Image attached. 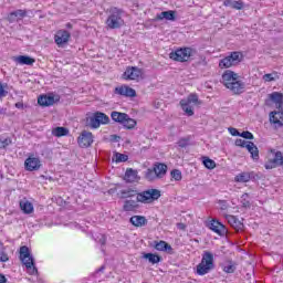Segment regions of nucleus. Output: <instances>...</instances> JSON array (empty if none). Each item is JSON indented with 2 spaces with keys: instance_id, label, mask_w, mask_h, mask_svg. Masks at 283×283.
Returning a JSON list of instances; mask_svg holds the SVG:
<instances>
[{
  "instance_id": "nucleus-1",
  "label": "nucleus",
  "mask_w": 283,
  "mask_h": 283,
  "mask_svg": "<svg viewBox=\"0 0 283 283\" xmlns=\"http://www.w3.org/2000/svg\"><path fill=\"white\" fill-rule=\"evenodd\" d=\"M238 73L227 70L222 74L221 83L227 87V90H230L233 94H242L244 93L245 84L244 82L239 80Z\"/></svg>"
},
{
  "instance_id": "nucleus-2",
  "label": "nucleus",
  "mask_w": 283,
  "mask_h": 283,
  "mask_svg": "<svg viewBox=\"0 0 283 283\" xmlns=\"http://www.w3.org/2000/svg\"><path fill=\"white\" fill-rule=\"evenodd\" d=\"M167 169L168 167L166 164L156 163L154 164L153 169L148 168L146 170L145 178L150 182L160 178H165V176H167Z\"/></svg>"
},
{
  "instance_id": "nucleus-3",
  "label": "nucleus",
  "mask_w": 283,
  "mask_h": 283,
  "mask_svg": "<svg viewBox=\"0 0 283 283\" xmlns=\"http://www.w3.org/2000/svg\"><path fill=\"white\" fill-rule=\"evenodd\" d=\"M20 260L27 268L30 275H35V273H39V270H36V266H34V258H32L30 254V249L25 245L20 248Z\"/></svg>"
},
{
  "instance_id": "nucleus-4",
  "label": "nucleus",
  "mask_w": 283,
  "mask_h": 283,
  "mask_svg": "<svg viewBox=\"0 0 283 283\" xmlns=\"http://www.w3.org/2000/svg\"><path fill=\"white\" fill-rule=\"evenodd\" d=\"M213 254L211 252H205L201 262L197 265V275H207L209 271H213Z\"/></svg>"
},
{
  "instance_id": "nucleus-5",
  "label": "nucleus",
  "mask_w": 283,
  "mask_h": 283,
  "mask_svg": "<svg viewBox=\"0 0 283 283\" xmlns=\"http://www.w3.org/2000/svg\"><path fill=\"white\" fill-rule=\"evenodd\" d=\"M124 24L125 21L123 20V11H120L118 8H114L106 20V25L111 30H118V28H123Z\"/></svg>"
},
{
  "instance_id": "nucleus-6",
  "label": "nucleus",
  "mask_w": 283,
  "mask_h": 283,
  "mask_svg": "<svg viewBox=\"0 0 283 283\" xmlns=\"http://www.w3.org/2000/svg\"><path fill=\"white\" fill-rule=\"evenodd\" d=\"M160 196V190L150 188L137 193V202H142L143 205H151V202H156Z\"/></svg>"
},
{
  "instance_id": "nucleus-7",
  "label": "nucleus",
  "mask_w": 283,
  "mask_h": 283,
  "mask_svg": "<svg viewBox=\"0 0 283 283\" xmlns=\"http://www.w3.org/2000/svg\"><path fill=\"white\" fill-rule=\"evenodd\" d=\"M180 105L187 116H193V107H200L202 102L198 98V95L190 94L186 99L180 101Z\"/></svg>"
},
{
  "instance_id": "nucleus-8",
  "label": "nucleus",
  "mask_w": 283,
  "mask_h": 283,
  "mask_svg": "<svg viewBox=\"0 0 283 283\" xmlns=\"http://www.w3.org/2000/svg\"><path fill=\"white\" fill-rule=\"evenodd\" d=\"M191 52H193L191 48L178 49L169 54V59L185 63L191 59Z\"/></svg>"
},
{
  "instance_id": "nucleus-9",
  "label": "nucleus",
  "mask_w": 283,
  "mask_h": 283,
  "mask_svg": "<svg viewBox=\"0 0 283 283\" xmlns=\"http://www.w3.org/2000/svg\"><path fill=\"white\" fill-rule=\"evenodd\" d=\"M238 63H240V52H232L230 55L220 60L219 67L221 70H227L233 67V65H238Z\"/></svg>"
},
{
  "instance_id": "nucleus-10",
  "label": "nucleus",
  "mask_w": 283,
  "mask_h": 283,
  "mask_svg": "<svg viewBox=\"0 0 283 283\" xmlns=\"http://www.w3.org/2000/svg\"><path fill=\"white\" fill-rule=\"evenodd\" d=\"M72 34L67 30H59L54 35V41L57 48H65L70 43Z\"/></svg>"
},
{
  "instance_id": "nucleus-11",
  "label": "nucleus",
  "mask_w": 283,
  "mask_h": 283,
  "mask_svg": "<svg viewBox=\"0 0 283 283\" xmlns=\"http://www.w3.org/2000/svg\"><path fill=\"white\" fill-rule=\"evenodd\" d=\"M269 118L271 125H274L276 129L283 127V108L270 112Z\"/></svg>"
},
{
  "instance_id": "nucleus-12",
  "label": "nucleus",
  "mask_w": 283,
  "mask_h": 283,
  "mask_svg": "<svg viewBox=\"0 0 283 283\" xmlns=\"http://www.w3.org/2000/svg\"><path fill=\"white\" fill-rule=\"evenodd\" d=\"M143 72L137 66H132L126 69V71L123 74V78L126 81H138L140 78Z\"/></svg>"
},
{
  "instance_id": "nucleus-13",
  "label": "nucleus",
  "mask_w": 283,
  "mask_h": 283,
  "mask_svg": "<svg viewBox=\"0 0 283 283\" xmlns=\"http://www.w3.org/2000/svg\"><path fill=\"white\" fill-rule=\"evenodd\" d=\"M80 147H91L94 143V135L87 130H83L80 137L77 138Z\"/></svg>"
},
{
  "instance_id": "nucleus-14",
  "label": "nucleus",
  "mask_w": 283,
  "mask_h": 283,
  "mask_svg": "<svg viewBox=\"0 0 283 283\" xmlns=\"http://www.w3.org/2000/svg\"><path fill=\"white\" fill-rule=\"evenodd\" d=\"M27 171H39L41 169V159L36 157H29L24 161Z\"/></svg>"
},
{
  "instance_id": "nucleus-15",
  "label": "nucleus",
  "mask_w": 283,
  "mask_h": 283,
  "mask_svg": "<svg viewBox=\"0 0 283 283\" xmlns=\"http://www.w3.org/2000/svg\"><path fill=\"white\" fill-rule=\"evenodd\" d=\"M274 103L276 109L283 108V94L280 92H273L268 95V103Z\"/></svg>"
},
{
  "instance_id": "nucleus-16",
  "label": "nucleus",
  "mask_w": 283,
  "mask_h": 283,
  "mask_svg": "<svg viewBox=\"0 0 283 283\" xmlns=\"http://www.w3.org/2000/svg\"><path fill=\"white\" fill-rule=\"evenodd\" d=\"M115 94H118L119 96H126L129 98H134V96H136V90H134L127 85L117 86L115 88Z\"/></svg>"
},
{
  "instance_id": "nucleus-17",
  "label": "nucleus",
  "mask_w": 283,
  "mask_h": 283,
  "mask_svg": "<svg viewBox=\"0 0 283 283\" xmlns=\"http://www.w3.org/2000/svg\"><path fill=\"white\" fill-rule=\"evenodd\" d=\"M209 229H211V231H213L218 235H226V233H227V228L224 227V224L220 223V221H218L216 219H213L210 222Z\"/></svg>"
},
{
  "instance_id": "nucleus-18",
  "label": "nucleus",
  "mask_w": 283,
  "mask_h": 283,
  "mask_svg": "<svg viewBox=\"0 0 283 283\" xmlns=\"http://www.w3.org/2000/svg\"><path fill=\"white\" fill-rule=\"evenodd\" d=\"M156 251H164V253H169V255H174V248L171 244L167 243V241H155Z\"/></svg>"
},
{
  "instance_id": "nucleus-19",
  "label": "nucleus",
  "mask_w": 283,
  "mask_h": 283,
  "mask_svg": "<svg viewBox=\"0 0 283 283\" xmlns=\"http://www.w3.org/2000/svg\"><path fill=\"white\" fill-rule=\"evenodd\" d=\"M226 220H228L229 224L235 229V231H242V229H244V223H242L235 216L226 214Z\"/></svg>"
},
{
  "instance_id": "nucleus-20",
  "label": "nucleus",
  "mask_w": 283,
  "mask_h": 283,
  "mask_svg": "<svg viewBox=\"0 0 283 283\" xmlns=\"http://www.w3.org/2000/svg\"><path fill=\"white\" fill-rule=\"evenodd\" d=\"M13 61L19 65H34V63H36V60L30 57V55H19L13 57Z\"/></svg>"
},
{
  "instance_id": "nucleus-21",
  "label": "nucleus",
  "mask_w": 283,
  "mask_h": 283,
  "mask_svg": "<svg viewBox=\"0 0 283 283\" xmlns=\"http://www.w3.org/2000/svg\"><path fill=\"white\" fill-rule=\"evenodd\" d=\"M245 149H248L249 154H251V158L253 160H260V150L253 142H248V144L245 145Z\"/></svg>"
},
{
  "instance_id": "nucleus-22",
  "label": "nucleus",
  "mask_w": 283,
  "mask_h": 283,
  "mask_svg": "<svg viewBox=\"0 0 283 283\" xmlns=\"http://www.w3.org/2000/svg\"><path fill=\"white\" fill-rule=\"evenodd\" d=\"M255 180V172H241L234 177V182H249Z\"/></svg>"
},
{
  "instance_id": "nucleus-23",
  "label": "nucleus",
  "mask_w": 283,
  "mask_h": 283,
  "mask_svg": "<svg viewBox=\"0 0 283 283\" xmlns=\"http://www.w3.org/2000/svg\"><path fill=\"white\" fill-rule=\"evenodd\" d=\"M163 19H166V21H176V11H163L156 15V21H163Z\"/></svg>"
},
{
  "instance_id": "nucleus-24",
  "label": "nucleus",
  "mask_w": 283,
  "mask_h": 283,
  "mask_svg": "<svg viewBox=\"0 0 283 283\" xmlns=\"http://www.w3.org/2000/svg\"><path fill=\"white\" fill-rule=\"evenodd\" d=\"M223 6H226V8H232V10H242L244 8V2L242 0H224Z\"/></svg>"
},
{
  "instance_id": "nucleus-25",
  "label": "nucleus",
  "mask_w": 283,
  "mask_h": 283,
  "mask_svg": "<svg viewBox=\"0 0 283 283\" xmlns=\"http://www.w3.org/2000/svg\"><path fill=\"white\" fill-rule=\"evenodd\" d=\"M38 104L41 105V107H50L54 105V96L41 95L38 98Z\"/></svg>"
},
{
  "instance_id": "nucleus-26",
  "label": "nucleus",
  "mask_w": 283,
  "mask_h": 283,
  "mask_svg": "<svg viewBox=\"0 0 283 283\" xmlns=\"http://www.w3.org/2000/svg\"><path fill=\"white\" fill-rule=\"evenodd\" d=\"M130 223L133 227H145V224H147V218L144 216H133L130 218Z\"/></svg>"
},
{
  "instance_id": "nucleus-27",
  "label": "nucleus",
  "mask_w": 283,
  "mask_h": 283,
  "mask_svg": "<svg viewBox=\"0 0 283 283\" xmlns=\"http://www.w3.org/2000/svg\"><path fill=\"white\" fill-rule=\"evenodd\" d=\"M20 209L23 211V213L30 214L34 211V206L32 202L24 199L20 201Z\"/></svg>"
},
{
  "instance_id": "nucleus-28",
  "label": "nucleus",
  "mask_w": 283,
  "mask_h": 283,
  "mask_svg": "<svg viewBox=\"0 0 283 283\" xmlns=\"http://www.w3.org/2000/svg\"><path fill=\"white\" fill-rule=\"evenodd\" d=\"M111 117L115 123H120V125H123V123L126 120L127 118V113H120V112H112L111 113Z\"/></svg>"
},
{
  "instance_id": "nucleus-29",
  "label": "nucleus",
  "mask_w": 283,
  "mask_h": 283,
  "mask_svg": "<svg viewBox=\"0 0 283 283\" xmlns=\"http://www.w3.org/2000/svg\"><path fill=\"white\" fill-rule=\"evenodd\" d=\"M125 180L126 182H136V180L138 179V171L128 168L125 172Z\"/></svg>"
},
{
  "instance_id": "nucleus-30",
  "label": "nucleus",
  "mask_w": 283,
  "mask_h": 283,
  "mask_svg": "<svg viewBox=\"0 0 283 283\" xmlns=\"http://www.w3.org/2000/svg\"><path fill=\"white\" fill-rule=\"evenodd\" d=\"M53 136H56V138H61V136H67L70 134V129L65 127H55L52 130Z\"/></svg>"
},
{
  "instance_id": "nucleus-31",
  "label": "nucleus",
  "mask_w": 283,
  "mask_h": 283,
  "mask_svg": "<svg viewBox=\"0 0 283 283\" xmlns=\"http://www.w3.org/2000/svg\"><path fill=\"white\" fill-rule=\"evenodd\" d=\"M119 193H120V198H123V199L134 198V196H136V198H138V192L132 188L120 190Z\"/></svg>"
},
{
  "instance_id": "nucleus-32",
  "label": "nucleus",
  "mask_w": 283,
  "mask_h": 283,
  "mask_svg": "<svg viewBox=\"0 0 283 283\" xmlns=\"http://www.w3.org/2000/svg\"><path fill=\"white\" fill-rule=\"evenodd\" d=\"M113 163H127L129 160V156L120 153H114Z\"/></svg>"
},
{
  "instance_id": "nucleus-33",
  "label": "nucleus",
  "mask_w": 283,
  "mask_h": 283,
  "mask_svg": "<svg viewBox=\"0 0 283 283\" xmlns=\"http://www.w3.org/2000/svg\"><path fill=\"white\" fill-rule=\"evenodd\" d=\"M145 260H148V262H150V264H158V262H160V260H163V258H160V255L158 254H154V253H146L144 254Z\"/></svg>"
},
{
  "instance_id": "nucleus-34",
  "label": "nucleus",
  "mask_w": 283,
  "mask_h": 283,
  "mask_svg": "<svg viewBox=\"0 0 283 283\" xmlns=\"http://www.w3.org/2000/svg\"><path fill=\"white\" fill-rule=\"evenodd\" d=\"M87 125L88 127H92V129H98V127H101V122H98V117H96V114L87 119Z\"/></svg>"
},
{
  "instance_id": "nucleus-35",
  "label": "nucleus",
  "mask_w": 283,
  "mask_h": 283,
  "mask_svg": "<svg viewBox=\"0 0 283 283\" xmlns=\"http://www.w3.org/2000/svg\"><path fill=\"white\" fill-rule=\"evenodd\" d=\"M122 125L126 128V129H134V127H136L137 122L134 118H130L129 115H127V118L124 119V122L122 123Z\"/></svg>"
},
{
  "instance_id": "nucleus-36",
  "label": "nucleus",
  "mask_w": 283,
  "mask_h": 283,
  "mask_svg": "<svg viewBox=\"0 0 283 283\" xmlns=\"http://www.w3.org/2000/svg\"><path fill=\"white\" fill-rule=\"evenodd\" d=\"M136 207H138V205H136L135 200H126L124 202V211H134V209H136Z\"/></svg>"
},
{
  "instance_id": "nucleus-37",
  "label": "nucleus",
  "mask_w": 283,
  "mask_h": 283,
  "mask_svg": "<svg viewBox=\"0 0 283 283\" xmlns=\"http://www.w3.org/2000/svg\"><path fill=\"white\" fill-rule=\"evenodd\" d=\"M95 116L97 117V120L99 122V125H107L109 123V117L105 115L104 113H95Z\"/></svg>"
},
{
  "instance_id": "nucleus-38",
  "label": "nucleus",
  "mask_w": 283,
  "mask_h": 283,
  "mask_svg": "<svg viewBox=\"0 0 283 283\" xmlns=\"http://www.w3.org/2000/svg\"><path fill=\"white\" fill-rule=\"evenodd\" d=\"M202 164L206 169H216V161L209 157H203Z\"/></svg>"
},
{
  "instance_id": "nucleus-39",
  "label": "nucleus",
  "mask_w": 283,
  "mask_h": 283,
  "mask_svg": "<svg viewBox=\"0 0 283 283\" xmlns=\"http://www.w3.org/2000/svg\"><path fill=\"white\" fill-rule=\"evenodd\" d=\"M9 145H12L10 137H0V149H6Z\"/></svg>"
},
{
  "instance_id": "nucleus-40",
  "label": "nucleus",
  "mask_w": 283,
  "mask_h": 283,
  "mask_svg": "<svg viewBox=\"0 0 283 283\" xmlns=\"http://www.w3.org/2000/svg\"><path fill=\"white\" fill-rule=\"evenodd\" d=\"M170 176L177 182H180V180H182V171H180L179 169L171 170Z\"/></svg>"
},
{
  "instance_id": "nucleus-41",
  "label": "nucleus",
  "mask_w": 283,
  "mask_h": 283,
  "mask_svg": "<svg viewBox=\"0 0 283 283\" xmlns=\"http://www.w3.org/2000/svg\"><path fill=\"white\" fill-rule=\"evenodd\" d=\"M241 205L245 209H249L251 207V201H249V193H243L241 197Z\"/></svg>"
},
{
  "instance_id": "nucleus-42",
  "label": "nucleus",
  "mask_w": 283,
  "mask_h": 283,
  "mask_svg": "<svg viewBox=\"0 0 283 283\" xmlns=\"http://www.w3.org/2000/svg\"><path fill=\"white\" fill-rule=\"evenodd\" d=\"M10 258H8V253H6V248L0 243V262H8Z\"/></svg>"
},
{
  "instance_id": "nucleus-43",
  "label": "nucleus",
  "mask_w": 283,
  "mask_h": 283,
  "mask_svg": "<svg viewBox=\"0 0 283 283\" xmlns=\"http://www.w3.org/2000/svg\"><path fill=\"white\" fill-rule=\"evenodd\" d=\"M241 138H245L247 140H253V135L251 134V132L249 130H244L242 133H240Z\"/></svg>"
},
{
  "instance_id": "nucleus-44",
  "label": "nucleus",
  "mask_w": 283,
  "mask_h": 283,
  "mask_svg": "<svg viewBox=\"0 0 283 283\" xmlns=\"http://www.w3.org/2000/svg\"><path fill=\"white\" fill-rule=\"evenodd\" d=\"M224 273H235V266L233 263H229L228 265L223 266Z\"/></svg>"
},
{
  "instance_id": "nucleus-45",
  "label": "nucleus",
  "mask_w": 283,
  "mask_h": 283,
  "mask_svg": "<svg viewBox=\"0 0 283 283\" xmlns=\"http://www.w3.org/2000/svg\"><path fill=\"white\" fill-rule=\"evenodd\" d=\"M263 81H265V83H271L275 81V77L273 76V73H268L263 75Z\"/></svg>"
},
{
  "instance_id": "nucleus-46",
  "label": "nucleus",
  "mask_w": 283,
  "mask_h": 283,
  "mask_svg": "<svg viewBox=\"0 0 283 283\" xmlns=\"http://www.w3.org/2000/svg\"><path fill=\"white\" fill-rule=\"evenodd\" d=\"M219 207L221 211H227L229 209V203L227 200H219Z\"/></svg>"
},
{
  "instance_id": "nucleus-47",
  "label": "nucleus",
  "mask_w": 283,
  "mask_h": 283,
  "mask_svg": "<svg viewBox=\"0 0 283 283\" xmlns=\"http://www.w3.org/2000/svg\"><path fill=\"white\" fill-rule=\"evenodd\" d=\"M248 144H249V142H247V140H244V139H237V140L234 142V145H235L237 147H247Z\"/></svg>"
},
{
  "instance_id": "nucleus-48",
  "label": "nucleus",
  "mask_w": 283,
  "mask_h": 283,
  "mask_svg": "<svg viewBox=\"0 0 283 283\" xmlns=\"http://www.w3.org/2000/svg\"><path fill=\"white\" fill-rule=\"evenodd\" d=\"M8 96V91H6V88H3V85L0 84V98H3Z\"/></svg>"
},
{
  "instance_id": "nucleus-49",
  "label": "nucleus",
  "mask_w": 283,
  "mask_h": 283,
  "mask_svg": "<svg viewBox=\"0 0 283 283\" xmlns=\"http://www.w3.org/2000/svg\"><path fill=\"white\" fill-rule=\"evenodd\" d=\"M177 145H179V147H181V148H185V147H187V145H189V142L187 139H179Z\"/></svg>"
},
{
  "instance_id": "nucleus-50",
  "label": "nucleus",
  "mask_w": 283,
  "mask_h": 283,
  "mask_svg": "<svg viewBox=\"0 0 283 283\" xmlns=\"http://www.w3.org/2000/svg\"><path fill=\"white\" fill-rule=\"evenodd\" d=\"M229 133L231 136H240V132L237 128L230 127Z\"/></svg>"
},
{
  "instance_id": "nucleus-51",
  "label": "nucleus",
  "mask_w": 283,
  "mask_h": 283,
  "mask_svg": "<svg viewBox=\"0 0 283 283\" xmlns=\"http://www.w3.org/2000/svg\"><path fill=\"white\" fill-rule=\"evenodd\" d=\"M106 242H107V239L105 238V235H102L99 239V243L102 244V247H105Z\"/></svg>"
},
{
  "instance_id": "nucleus-52",
  "label": "nucleus",
  "mask_w": 283,
  "mask_h": 283,
  "mask_svg": "<svg viewBox=\"0 0 283 283\" xmlns=\"http://www.w3.org/2000/svg\"><path fill=\"white\" fill-rule=\"evenodd\" d=\"M17 109H23V102L15 103Z\"/></svg>"
},
{
  "instance_id": "nucleus-53",
  "label": "nucleus",
  "mask_w": 283,
  "mask_h": 283,
  "mask_svg": "<svg viewBox=\"0 0 283 283\" xmlns=\"http://www.w3.org/2000/svg\"><path fill=\"white\" fill-rule=\"evenodd\" d=\"M8 279H6V275L0 274V283H7Z\"/></svg>"
},
{
  "instance_id": "nucleus-54",
  "label": "nucleus",
  "mask_w": 283,
  "mask_h": 283,
  "mask_svg": "<svg viewBox=\"0 0 283 283\" xmlns=\"http://www.w3.org/2000/svg\"><path fill=\"white\" fill-rule=\"evenodd\" d=\"M66 28L69 29V30H72V23H66Z\"/></svg>"
},
{
  "instance_id": "nucleus-55",
  "label": "nucleus",
  "mask_w": 283,
  "mask_h": 283,
  "mask_svg": "<svg viewBox=\"0 0 283 283\" xmlns=\"http://www.w3.org/2000/svg\"><path fill=\"white\" fill-rule=\"evenodd\" d=\"M178 227H179L180 229H185V224H184V223H178Z\"/></svg>"
},
{
  "instance_id": "nucleus-56",
  "label": "nucleus",
  "mask_w": 283,
  "mask_h": 283,
  "mask_svg": "<svg viewBox=\"0 0 283 283\" xmlns=\"http://www.w3.org/2000/svg\"><path fill=\"white\" fill-rule=\"evenodd\" d=\"M103 269H105L104 266H102L98 271H103Z\"/></svg>"
}]
</instances>
